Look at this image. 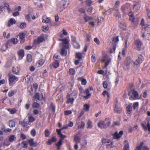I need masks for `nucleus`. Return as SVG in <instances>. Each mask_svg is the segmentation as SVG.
Here are the masks:
<instances>
[{
    "label": "nucleus",
    "instance_id": "obj_1",
    "mask_svg": "<svg viewBox=\"0 0 150 150\" xmlns=\"http://www.w3.org/2000/svg\"><path fill=\"white\" fill-rule=\"evenodd\" d=\"M69 0H63L57 5V8L58 11L61 12L69 4Z\"/></svg>",
    "mask_w": 150,
    "mask_h": 150
},
{
    "label": "nucleus",
    "instance_id": "obj_2",
    "mask_svg": "<svg viewBox=\"0 0 150 150\" xmlns=\"http://www.w3.org/2000/svg\"><path fill=\"white\" fill-rule=\"evenodd\" d=\"M8 77L10 85L14 84L18 79V77L13 75H9Z\"/></svg>",
    "mask_w": 150,
    "mask_h": 150
},
{
    "label": "nucleus",
    "instance_id": "obj_3",
    "mask_svg": "<svg viewBox=\"0 0 150 150\" xmlns=\"http://www.w3.org/2000/svg\"><path fill=\"white\" fill-rule=\"evenodd\" d=\"M16 140V137L14 135H12L9 136L8 141L6 139V141L4 142V144L7 146H8L10 144V142H12Z\"/></svg>",
    "mask_w": 150,
    "mask_h": 150
},
{
    "label": "nucleus",
    "instance_id": "obj_4",
    "mask_svg": "<svg viewBox=\"0 0 150 150\" xmlns=\"http://www.w3.org/2000/svg\"><path fill=\"white\" fill-rule=\"evenodd\" d=\"M132 93V95L129 97V99L130 100L135 99L138 96L137 92L134 91V90L130 91L128 93V95H130Z\"/></svg>",
    "mask_w": 150,
    "mask_h": 150
},
{
    "label": "nucleus",
    "instance_id": "obj_5",
    "mask_svg": "<svg viewBox=\"0 0 150 150\" xmlns=\"http://www.w3.org/2000/svg\"><path fill=\"white\" fill-rule=\"evenodd\" d=\"M144 60L143 57L141 55H139L138 58L135 61L133 62V64L134 65H139L141 64Z\"/></svg>",
    "mask_w": 150,
    "mask_h": 150
},
{
    "label": "nucleus",
    "instance_id": "obj_6",
    "mask_svg": "<svg viewBox=\"0 0 150 150\" xmlns=\"http://www.w3.org/2000/svg\"><path fill=\"white\" fill-rule=\"evenodd\" d=\"M131 62V60L130 57H127L125 63V67L126 69H128L129 68V65Z\"/></svg>",
    "mask_w": 150,
    "mask_h": 150
},
{
    "label": "nucleus",
    "instance_id": "obj_7",
    "mask_svg": "<svg viewBox=\"0 0 150 150\" xmlns=\"http://www.w3.org/2000/svg\"><path fill=\"white\" fill-rule=\"evenodd\" d=\"M123 134V132L122 131H120L119 133H118L117 132V131L113 135V138L114 139H119L122 135Z\"/></svg>",
    "mask_w": 150,
    "mask_h": 150
},
{
    "label": "nucleus",
    "instance_id": "obj_8",
    "mask_svg": "<svg viewBox=\"0 0 150 150\" xmlns=\"http://www.w3.org/2000/svg\"><path fill=\"white\" fill-rule=\"evenodd\" d=\"M67 98V103H70L71 104H72L73 103L74 100L75 99V98H74L73 97L70 96L69 94H68Z\"/></svg>",
    "mask_w": 150,
    "mask_h": 150
},
{
    "label": "nucleus",
    "instance_id": "obj_9",
    "mask_svg": "<svg viewBox=\"0 0 150 150\" xmlns=\"http://www.w3.org/2000/svg\"><path fill=\"white\" fill-rule=\"evenodd\" d=\"M34 96L35 98L38 100H41L43 98V95L42 93L40 94L38 93H36Z\"/></svg>",
    "mask_w": 150,
    "mask_h": 150
},
{
    "label": "nucleus",
    "instance_id": "obj_10",
    "mask_svg": "<svg viewBox=\"0 0 150 150\" xmlns=\"http://www.w3.org/2000/svg\"><path fill=\"white\" fill-rule=\"evenodd\" d=\"M62 41L63 42V46L66 48L68 49L69 48V46L68 45L69 41L68 40L66 39H64L62 40Z\"/></svg>",
    "mask_w": 150,
    "mask_h": 150
},
{
    "label": "nucleus",
    "instance_id": "obj_11",
    "mask_svg": "<svg viewBox=\"0 0 150 150\" xmlns=\"http://www.w3.org/2000/svg\"><path fill=\"white\" fill-rule=\"evenodd\" d=\"M113 11H114L113 14L115 17H120L121 15L119 12L118 8H113Z\"/></svg>",
    "mask_w": 150,
    "mask_h": 150
},
{
    "label": "nucleus",
    "instance_id": "obj_12",
    "mask_svg": "<svg viewBox=\"0 0 150 150\" xmlns=\"http://www.w3.org/2000/svg\"><path fill=\"white\" fill-rule=\"evenodd\" d=\"M114 110L115 112L120 113L122 111V109L120 108L118 106V105L115 104V107L114 108Z\"/></svg>",
    "mask_w": 150,
    "mask_h": 150
},
{
    "label": "nucleus",
    "instance_id": "obj_13",
    "mask_svg": "<svg viewBox=\"0 0 150 150\" xmlns=\"http://www.w3.org/2000/svg\"><path fill=\"white\" fill-rule=\"evenodd\" d=\"M83 92L86 94V96H83V97L86 99H88L91 95V94L89 93V91L88 89H86Z\"/></svg>",
    "mask_w": 150,
    "mask_h": 150
},
{
    "label": "nucleus",
    "instance_id": "obj_14",
    "mask_svg": "<svg viewBox=\"0 0 150 150\" xmlns=\"http://www.w3.org/2000/svg\"><path fill=\"white\" fill-rule=\"evenodd\" d=\"M132 104H130L126 108V110L129 114H130L132 111Z\"/></svg>",
    "mask_w": 150,
    "mask_h": 150
},
{
    "label": "nucleus",
    "instance_id": "obj_15",
    "mask_svg": "<svg viewBox=\"0 0 150 150\" xmlns=\"http://www.w3.org/2000/svg\"><path fill=\"white\" fill-rule=\"evenodd\" d=\"M28 142L30 146L33 147L36 146L38 145V144L36 142H34L33 139L28 140Z\"/></svg>",
    "mask_w": 150,
    "mask_h": 150
},
{
    "label": "nucleus",
    "instance_id": "obj_16",
    "mask_svg": "<svg viewBox=\"0 0 150 150\" xmlns=\"http://www.w3.org/2000/svg\"><path fill=\"white\" fill-rule=\"evenodd\" d=\"M12 72L15 74H19V69L18 67H13L12 68Z\"/></svg>",
    "mask_w": 150,
    "mask_h": 150
},
{
    "label": "nucleus",
    "instance_id": "obj_17",
    "mask_svg": "<svg viewBox=\"0 0 150 150\" xmlns=\"http://www.w3.org/2000/svg\"><path fill=\"white\" fill-rule=\"evenodd\" d=\"M51 20L50 18H46V17L44 16L43 17L42 22L43 23H51Z\"/></svg>",
    "mask_w": 150,
    "mask_h": 150
},
{
    "label": "nucleus",
    "instance_id": "obj_18",
    "mask_svg": "<svg viewBox=\"0 0 150 150\" xmlns=\"http://www.w3.org/2000/svg\"><path fill=\"white\" fill-rule=\"evenodd\" d=\"M63 141L62 139H60L58 142L56 144V145L57 146V150H59L60 147L62 144Z\"/></svg>",
    "mask_w": 150,
    "mask_h": 150
},
{
    "label": "nucleus",
    "instance_id": "obj_19",
    "mask_svg": "<svg viewBox=\"0 0 150 150\" xmlns=\"http://www.w3.org/2000/svg\"><path fill=\"white\" fill-rule=\"evenodd\" d=\"M98 125L101 129L104 128V122L103 121H100L98 123Z\"/></svg>",
    "mask_w": 150,
    "mask_h": 150
},
{
    "label": "nucleus",
    "instance_id": "obj_20",
    "mask_svg": "<svg viewBox=\"0 0 150 150\" xmlns=\"http://www.w3.org/2000/svg\"><path fill=\"white\" fill-rule=\"evenodd\" d=\"M57 140V138L56 137H53L51 139L49 140L47 143L49 145H51L53 142H55Z\"/></svg>",
    "mask_w": 150,
    "mask_h": 150
},
{
    "label": "nucleus",
    "instance_id": "obj_21",
    "mask_svg": "<svg viewBox=\"0 0 150 150\" xmlns=\"http://www.w3.org/2000/svg\"><path fill=\"white\" fill-rule=\"evenodd\" d=\"M16 23V21L13 18H11L9 21L8 22V27H10L13 24H15Z\"/></svg>",
    "mask_w": 150,
    "mask_h": 150
},
{
    "label": "nucleus",
    "instance_id": "obj_22",
    "mask_svg": "<svg viewBox=\"0 0 150 150\" xmlns=\"http://www.w3.org/2000/svg\"><path fill=\"white\" fill-rule=\"evenodd\" d=\"M77 90H75L71 94H69V95H70V96L76 99L77 96Z\"/></svg>",
    "mask_w": 150,
    "mask_h": 150
},
{
    "label": "nucleus",
    "instance_id": "obj_23",
    "mask_svg": "<svg viewBox=\"0 0 150 150\" xmlns=\"http://www.w3.org/2000/svg\"><path fill=\"white\" fill-rule=\"evenodd\" d=\"M135 44L137 47L138 48H140L142 46L141 42L139 40H137L135 42Z\"/></svg>",
    "mask_w": 150,
    "mask_h": 150
},
{
    "label": "nucleus",
    "instance_id": "obj_24",
    "mask_svg": "<svg viewBox=\"0 0 150 150\" xmlns=\"http://www.w3.org/2000/svg\"><path fill=\"white\" fill-rule=\"evenodd\" d=\"M19 36L20 38L21 39V42L23 43L24 41L25 34L23 33H20Z\"/></svg>",
    "mask_w": 150,
    "mask_h": 150
},
{
    "label": "nucleus",
    "instance_id": "obj_25",
    "mask_svg": "<svg viewBox=\"0 0 150 150\" xmlns=\"http://www.w3.org/2000/svg\"><path fill=\"white\" fill-rule=\"evenodd\" d=\"M18 54L19 56L21 57V59H22L24 57V50H20L18 52Z\"/></svg>",
    "mask_w": 150,
    "mask_h": 150
},
{
    "label": "nucleus",
    "instance_id": "obj_26",
    "mask_svg": "<svg viewBox=\"0 0 150 150\" xmlns=\"http://www.w3.org/2000/svg\"><path fill=\"white\" fill-rule=\"evenodd\" d=\"M127 25L125 22H121L120 23V27L122 29V30H126Z\"/></svg>",
    "mask_w": 150,
    "mask_h": 150
},
{
    "label": "nucleus",
    "instance_id": "obj_27",
    "mask_svg": "<svg viewBox=\"0 0 150 150\" xmlns=\"http://www.w3.org/2000/svg\"><path fill=\"white\" fill-rule=\"evenodd\" d=\"M128 10V8L125 5H123L121 7L122 12L124 13H126Z\"/></svg>",
    "mask_w": 150,
    "mask_h": 150
},
{
    "label": "nucleus",
    "instance_id": "obj_28",
    "mask_svg": "<svg viewBox=\"0 0 150 150\" xmlns=\"http://www.w3.org/2000/svg\"><path fill=\"white\" fill-rule=\"evenodd\" d=\"M4 6L5 8V7L7 8L8 12H10L11 11V10L9 7V4L8 3H5L4 4Z\"/></svg>",
    "mask_w": 150,
    "mask_h": 150
},
{
    "label": "nucleus",
    "instance_id": "obj_29",
    "mask_svg": "<svg viewBox=\"0 0 150 150\" xmlns=\"http://www.w3.org/2000/svg\"><path fill=\"white\" fill-rule=\"evenodd\" d=\"M54 67L56 68L58 67L59 66V63L57 60H55L54 62L52 64Z\"/></svg>",
    "mask_w": 150,
    "mask_h": 150
},
{
    "label": "nucleus",
    "instance_id": "obj_30",
    "mask_svg": "<svg viewBox=\"0 0 150 150\" xmlns=\"http://www.w3.org/2000/svg\"><path fill=\"white\" fill-rule=\"evenodd\" d=\"M32 15L30 14H27L25 16V18L27 21L30 22L31 21V18Z\"/></svg>",
    "mask_w": 150,
    "mask_h": 150
},
{
    "label": "nucleus",
    "instance_id": "obj_31",
    "mask_svg": "<svg viewBox=\"0 0 150 150\" xmlns=\"http://www.w3.org/2000/svg\"><path fill=\"white\" fill-rule=\"evenodd\" d=\"M8 48V44L7 43H6L5 44L3 45L1 50L3 51H5L7 50Z\"/></svg>",
    "mask_w": 150,
    "mask_h": 150
},
{
    "label": "nucleus",
    "instance_id": "obj_32",
    "mask_svg": "<svg viewBox=\"0 0 150 150\" xmlns=\"http://www.w3.org/2000/svg\"><path fill=\"white\" fill-rule=\"evenodd\" d=\"M30 76L28 75H27L25 77H24L23 79V81L25 82L28 83L29 82L30 79L29 77H30Z\"/></svg>",
    "mask_w": 150,
    "mask_h": 150
},
{
    "label": "nucleus",
    "instance_id": "obj_33",
    "mask_svg": "<svg viewBox=\"0 0 150 150\" xmlns=\"http://www.w3.org/2000/svg\"><path fill=\"white\" fill-rule=\"evenodd\" d=\"M76 58L81 60L82 57V54L79 52L76 53Z\"/></svg>",
    "mask_w": 150,
    "mask_h": 150
},
{
    "label": "nucleus",
    "instance_id": "obj_34",
    "mask_svg": "<svg viewBox=\"0 0 150 150\" xmlns=\"http://www.w3.org/2000/svg\"><path fill=\"white\" fill-rule=\"evenodd\" d=\"M9 125L10 127H13L15 126V123L13 120H11L9 122Z\"/></svg>",
    "mask_w": 150,
    "mask_h": 150
},
{
    "label": "nucleus",
    "instance_id": "obj_35",
    "mask_svg": "<svg viewBox=\"0 0 150 150\" xmlns=\"http://www.w3.org/2000/svg\"><path fill=\"white\" fill-rule=\"evenodd\" d=\"M44 62L45 60H44L40 59L37 62L38 64V66L40 67L42 66L44 64Z\"/></svg>",
    "mask_w": 150,
    "mask_h": 150
},
{
    "label": "nucleus",
    "instance_id": "obj_36",
    "mask_svg": "<svg viewBox=\"0 0 150 150\" xmlns=\"http://www.w3.org/2000/svg\"><path fill=\"white\" fill-rule=\"evenodd\" d=\"M8 111L10 112L11 114H14L17 111V110L15 108L8 109Z\"/></svg>",
    "mask_w": 150,
    "mask_h": 150
},
{
    "label": "nucleus",
    "instance_id": "obj_37",
    "mask_svg": "<svg viewBox=\"0 0 150 150\" xmlns=\"http://www.w3.org/2000/svg\"><path fill=\"white\" fill-rule=\"evenodd\" d=\"M44 38L42 36L38 38L37 40V42L40 43L42 42L44 40Z\"/></svg>",
    "mask_w": 150,
    "mask_h": 150
},
{
    "label": "nucleus",
    "instance_id": "obj_38",
    "mask_svg": "<svg viewBox=\"0 0 150 150\" xmlns=\"http://www.w3.org/2000/svg\"><path fill=\"white\" fill-rule=\"evenodd\" d=\"M27 60L28 62H31L32 60V56L31 54H28L27 56Z\"/></svg>",
    "mask_w": 150,
    "mask_h": 150
},
{
    "label": "nucleus",
    "instance_id": "obj_39",
    "mask_svg": "<svg viewBox=\"0 0 150 150\" xmlns=\"http://www.w3.org/2000/svg\"><path fill=\"white\" fill-rule=\"evenodd\" d=\"M84 19L86 22L89 21L90 20H93V18L92 17L87 16H86L84 17Z\"/></svg>",
    "mask_w": 150,
    "mask_h": 150
},
{
    "label": "nucleus",
    "instance_id": "obj_40",
    "mask_svg": "<svg viewBox=\"0 0 150 150\" xmlns=\"http://www.w3.org/2000/svg\"><path fill=\"white\" fill-rule=\"evenodd\" d=\"M28 124L30 125L29 123H28L26 122H25L24 121H23L22 122H21V125L23 127L27 128L28 126Z\"/></svg>",
    "mask_w": 150,
    "mask_h": 150
},
{
    "label": "nucleus",
    "instance_id": "obj_41",
    "mask_svg": "<svg viewBox=\"0 0 150 150\" xmlns=\"http://www.w3.org/2000/svg\"><path fill=\"white\" fill-rule=\"evenodd\" d=\"M73 45L74 47L76 49H79L80 47V45L77 42H73Z\"/></svg>",
    "mask_w": 150,
    "mask_h": 150
},
{
    "label": "nucleus",
    "instance_id": "obj_42",
    "mask_svg": "<svg viewBox=\"0 0 150 150\" xmlns=\"http://www.w3.org/2000/svg\"><path fill=\"white\" fill-rule=\"evenodd\" d=\"M129 20L132 22H134V17L133 14L132 13H129Z\"/></svg>",
    "mask_w": 150,
    "mask_h": 150
},
{
    "label": "nucleus",
    "instance_id": "obj_43",
    "mask_svg": "<svg viewBox=\"0 0 150 150\" xmlns=\"http://www.w3.org/2000/svg\"><path fill=\"white\" fill-rule=\"evenodd\" d=\"M21 145L23 147L26 148L28 146V142L26 141H23L21 143Z\"/></svg>",
    "mask_w": 150,
    "mask_h": 150
},
{
    "label": "nucleus",
    "instance_id": "obj_44",
    "mask_svg": "<svg viewBox=\"0 0 150 150\" xmlns=\"http://www.w3.org/2000/svg\"><path fill=\"white\" fill-rule=\"evenodd\" d=\"M120 1H116L113 8V9L118 8V7L120 6Z\"/></svg>",
    "mask_w": 150,
    "mask_h": 150
},
{
    "label": "nucleus",
    "instance_id": "obj_45",
    "mask_svg": "<svg viewBox=\"0 0 150 150\" xmlns=\"http://www.w3.org/2000/svg\"><path fill=\"white\" fill-rule=\"evenodd\" d=\"M138 103L135 102L134 103L133 105V107L134 110L138 109Z\"/></svg>",
    "mask_w": 150,
    "mask_h": 150
},
{
    "label": "nucleus",
    "instance_id": "obj_46",
    "mask_svg": "<svg viewBox=\"0 0 150 150\" xmlns=\"http://www.w3.org/2000/svg\"><path fill=\"white\" fill-rule=\"evenodd\" d=\"M85 126V123L83 121H81V125H80L78 126V127L79 129H83Z\"/></svg>",
    "mask_w": 150,
    "mask_h": 150
},
{
    "label": "nucleus",
    "instance_id": "obj_47",
    "mask_svg": "<svg viewBox=\"0 0 150 150\" xmlns=\"http://www.w3.org/2000/svg\"><path fill=\"white\" fill-rule=\"evenodd\" d=\"M16 91H14L11 90L8 93V96L11 97L12 96L16 93Z\"/></svg>",
    "mask_w": 150,
    "mask_h": 150
},
{
    "label": "nucleus",
    "instance_id": "obj_48",
    "mask_svg": "<svg viewBox=\"0 0 150 150\" xmlns=\"http://www.w3.org/2000/svg\"><path fill=\"white\" fill-rule=\"evenodd\" d=\"M90 105L87 104H85L84 105V109L86 111H89Z\"/></svg>",
    "mask_w": 150,
    "mask_h": 150
},
{
    "label": "nucleus",
    "instance_id": "obj_49",
    "mask_svg": "<svg viewBox=\"0 0 150 150\" xmlns=\"http://www.w3.org/2000/svg\"><path fill=\"white\" fill-rule=\"evenodd\" d=\"M79 79L81 80L82 84L83 85H85L86 84L87 81L86 79L82 78H79Z\"/></svg>",
    "mask_w": 150,
    "mask_h": 150
},
{
    "label": "nucleus",
    "instance_id": "obj_50",
    "mask_svg": "<svg viewBox=\"0 0 150 150\" xmlns=\"http://www.w3.org/2000/svg\"><path fill=\"white\" fill-rule=\"evenodd\" d=\"M129 144L128 143H127L125 144L122 150H129Z\"/></svg>",
    "mask_w": 150,
    "mask_h": 150
},
{
    "label": "nucleus",
    "instance_id": "obj_51",
    "mask_svg": "<svg viewBox=\"0 0 150 150\" xmlns=\"http://www.w3.org/2000/svg\"><path fill=\"white\" fill-rule=\"evenodd\" d=\"M87 124L88 125L87 128H91L92 127V123L90 120L88 121Z\"/></svg>",
    "mask_w": 150,
    "mask_h": 150
},
{
    "label": "nucleus",
    "instance_id": "obj_52",
    "mask_svg": "<svg viewBox=\"0 0 150 150\" xmlns=\"http://www.w3.org/2000/svg\"><path fill=\"white\" fill-rule=\"evenodd\" d=\"M74 140L76 143H79L80 141V139L76 135L74 137Z\"/></svg>",
    "mask_w": 150,
    "mask_h": 150
},
{
    "label": "nucleus",
    "instance_id": "obj_53",
    "mask_svg": "<svg viewBox=\"0 0 150 150\" xmlns=\"http://www.w3.org/2000/svg\"><path fill=\"white\" fill-rule=\"evenodd\" d=\"M142 30H144L146 31L149 28V25H142Z\"/></svg>",
    "mask_w": 150,
    "mask_h": 150
},
{
    "label": "nucleus",
    "instance_id": "obj_54",
    "mask_svg": "<svg viewBox=\"0 0 150 150\" xmlns=\"http://www.w3.org/2000/svg\"><path fill=\"white\" fill-rule=\"evenodd\" d=\"M33 108H39L40 107V105L37 103L35 102L33 105Z\"/></svg>",
    "mask_w": 150,
    "mask_h": 150
},
{
    "label": "nucleus",
    "instance_id": "obj_55",
    "mask_svg": "<svg viewBox=\"0 0 150 150\" xmlns=\"http://www.w3.org/2000/svg\"><path fill=\"white\" fill-rule=\"evenodd\" d=\"M50 109L53 111L54 112L55 110V105L53 103H51L50 106Z\"/></svg>",
    "mask_w": 150,
    "mask_h": 150
},
{
    "label": "nucleus",
    "instance_id": "obj_56",
    "mask_svg": "<svg viewBox=\"0 0 150 150\" xmlns=\"http://www.w3.org/2000/svg\"><path fill=\"white\" fill-rule=\"evenodd\" d=\"M26 26V23L25 22L22 23L20 25V28H21L23 29Z\"/></svg>",
    "mask_w": 150,
    "mask_h": 150
},
{
    "label": "nucleus",
    "instance_id": "obj_57",
    "mask_svg": "<svg viewBox=\"0 0 150 150\" xmlns=\"http://www.w3.org/2000/svg\"><path fill=\"white\" fill-rule=\"evenodd\" d=\"M28 120L29 122H33L35 120V119L32 116H30L28 117Z\"/></svg>",
    "mask_w": 150,
    "mask_h": 150
},
{
    "label": "nucleus",
    "instance_id": "obj_58",
    "mask_svg": "<svg viewBox=\"0 0 150 150\" xmlns=\"http://www.w3.org/2000/svg\"><path fill=\"white\" fill-rule=\"evenodd\" d=\"M11 41L13 44H16L18 42L17 39L16 38H12L11 39Z\"/></svg>",
    "mask_w": 150,
    "mask_h": 150
},
{
    "label": "nucleus",
    "instance_id": "obj_59",
    "mask_svg": "<svg viewBox=\"0 0 150 150\" xmlns=\"http://www.w3.org/2000/svg\"><path fill=\"white\" fill-rule=\"evenodd\" d=\"M49 27L48 26H43L42 28V30L44 31H46L48 30Z\"/></svg>",
    "mask_w": 150,
    "mask_h": 150
},
{
    "label": "nucleus",
    "instance_id": "obj_60",
    "mask_svg": "<svg viewBox=\"0 0 150 150\" xmlns=\"http://www.w3.org/2000/svg\"><path fill=\"white\" fill-rule=\"evenodd\" d=\"M36 133V131L34 129H32L31 131V134L33 137H34L35 136Z\"/></svg>",
    "mask_w": 150,
    "mask_h": 150
},
{
    "label": "nucleus",
    "instance_id": "obj_61",
    "mask_svg": "<svg viewBox=\"0 0 150 150\" xmlns=\"http://www.w3.org/2000/svg\"><path fill=\"white\" fill-rule=\"evenodd\" d=\"M104 93H106V95L108 97V98L107 99V101L106 102L107 103H108L109 102V98L110 97V94L108 93V92H107L106 91H104Z\"/></svg>",
    "mask_w": 150,
    "mask_h": 150
},
{
    "label": "nucleus",
    "instance_id": "obj_62",
    "mask_svg": "<svg viewBox=\"0 0 150 150\" xmlns=\"http://www.w3.org/2000/svg\"><path fill=\"white\" fill-rule=\"evenodd\" d=\"M45 135L46 137H48L50 134V132L48 130L46 129L45 131Z\"/></svg>",
    "mask_w": 150,
    "mask_h": 150
},
{
    "label": "nucleus",
    "instance_id": "obj_63",
    "mask_svg": "<svg viewBox=\"0 0 150 150\" xmlns=\"http://www.w3.org/2000/svg\"><path fill=\"white\" fill-rule=\"evenodd\" d=\"M75 70L74 69H70L69 71V72L70 74L73 75L75 74Z\"/></svg>",
    "mask_w": 150,
    "mask_h": 150
},
{
    "label": "nucleus",
    "instance_id": "obj_64",
    "mask_svg": "<svg viewBox=\"0 0 150 150\" xmlns=\"http://www.w3.org/2000/svg\"><path fill=\"white\" fill-rule=\"evenodd\" d=\"M92 3V2L90 0H87L86 1V4L88 6H91Z\"/></svg>",
    "mask_w": 150,
    "mask_h": 150
}]
</instances>
